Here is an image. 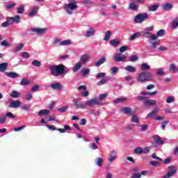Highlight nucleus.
<instances>
[{
    "label": "nucleus",
    "mask_w": 178,
    "mask_h": 178,
    "mask_svg": "<svg viewBox=\"0 0 178 178\" xmlns=\"http://www.w3.org/2000/svg\"><path fill=\"white\" fill-rule=\"evenodd\" d=\"M49 69L51 75L55 77H58V76H60V74H63V73H69V68L63 64H60L58 65H49Z\"/></svg>",
    "instance_id": "nucleus-1"
},
{
    "label": "nucleus",
    "mask_w": 178,
    "mask_h": 178,
    "mask_svg": "<svg viewBox=\"0 0 178 178\" xmlns=\"http://www.w3.org/2000/svg\"><path fill=\"white\" fill-rule=\"evenodd\" d=\"M77 8L79 6H77V1L76 0H68V3L64 5V10L67 15H73Z\"/></svg>",
    "instance_id": "nucleus-2"
},
{
    "label": "nucleus",
    "mask_w": 178,
    "mask_h": 178,
    "mask_svg": "<svg viewBox=\"0 0 178 178\" xmlns=\"http://www.w3.org/2000/svg\"><path fill=\"white\" fill-rule=\"evenodd\" d=\"M137 81L139 83H147L154 80V75L149 72H143L138 74L136 78Z\"/></svg>",
    "instance_id": "nucleus-3"
},
{
    "label": "nucleus",
    "mask_w": 178,
    "mask_h": 178,
    "mask_svg": "<svg viewBox=\"0 0 178 178\" xmlns=\"http://www.w3.org/2000/svg\"><path fill=\"white\" fill-rule=\"evenodd\" d=\"M95 105L102 106V105H104V104L99 102L98 101V98L95 97V98L88 99L86 102H85V103H84V109H86V108H87V106H89L90 108H91V107H92Z\"/></svg>",
    "instance_id": "nucleus-4"
},
{
    "label": "nucleus",
    "mask_w": 178,
    "mask_h": 178,
    "mask_svg": "<svg viewBox=\"0 0 178 178\" xmlns=\"http://www.w3.org/2000/svg\"><path fill=\"white\" fill-rule=\"evenodd\" d=\"M145 19H148V14H147V13H140L136 16L134 22L135 23L141 24Z\"/></svg>",
    "instance_id": "nucleus-5"
},
{
    "label": "nucleus",
    "mask_w": 178,
    "mask_h": 178,
    "mask_svg": "<svg viewBox=\"0 0 178 178\" xmlns=\"http://www.w3.org/2000/svg\"><path fill=\"white\" fill-rule=\"evenodd\" d=\"M6 20L7 22H9L10 24H13V23L19 24V23H20V16L16 15L15 17H7Z\"/></svg>",
    "instance_id": "nucleus-6"
},
{
    "label": "nucleus",
    "mask_w": 178,
    "mask_h": 178,
    "mask_svg": "<svg viewBox=\"0 0 178 178\" xmlns=\"http://www.w3.org/2000/svg\"><path fill=\"white\" fill-rule=\"evenodd\" d=\"M10 105L8 106V108H13L14 109H16V108H19L20 105H22V102L20 101H15L12 99H9Z\"/></svg>",
    "instance_id": "nucleus-7"
},
{
    "label": "nucleus",
    "mask_w": 178,
    "mask_h": 178,
    "mask_svg": "<svg viewBox=\"0 0 178 178\" xmlns=\"http://www.w3.org/2000/svg\"><path fill=\"white\" fill-rule=\"evenodd\" d=\"M126 59H127V57L123 55L122 53L116 54L114 57V60L115 62H123L124 60H126Z\"/></svg>",
    "instance_id": "nucleus-8"
},
{
    "label": "nucleus",
    "mask_w": 178,
    "mask_h": 178,
    "mask_svg": "<svg viewBox=\"0 0 178 178\" xmlns=\"http://www.w3.org/2000/svg\"><path fill=\"white\" fill-rule=\"evenodd\" d=\"M89 59H90V54H84L82 56H81L79 62L82 65H86V63L88 62Z\"/></svg>",
    "instance_id": "nucleus-9"
},
{
    "label": "nucleus",
    "mask_w": 178,
    "mask_h": 178,
    "mask_svg": "<svg viewBox=\"0 0 178 178\" xmlns=\"http://www.w3.org/2000/svg\"><path fill=\"white\" fill-rule=\"evenodd\" d=\"M31 31L40 35L47 32V28H34L31 29Z\"/></svg>",
    "instance_id": "nucleus-10"
},
{
    "label": "nucleus",
    "mask_w": 178,
    "mask_h": 178,
    "mask_svg": "<svg viewBox=\"0 0 178 178\" xmlns=\"http://www.w3.org/2000/svg\"><path fill=\"white\" fill-rule=\"evenodd\" d=\"M73 102H74V106H75V108H76V109H79V108L81 109H84V103L80 102L79 99H74Z\"/></svg>",
    "instance_id": "nucleus-11"
},
{
    "label": "nucleus",
    "mask_w": 178,
    "mask_h": 178,
    "mask_svg": "<svg viewBox=\"0 0 178 178\" xmlns=\"http://www.w3.org/2000/svg\"><path fill=\"white\" fill-rule=\"evenodd\" d=\"M143 37H145V38H151L152 41H155V40H158V36H156L155 35L149 32H144Z\"/></svg>",
    "instance_id": "nucleus-12"
},
{
    "label": "nucleus",
    "mask_w": 178,
    "mask_h": 178,
    "mask_svg": "<svg viewBox=\"0 0 178 178\" xmlns=\"http://www.w3.org/2000/svg\"><path fill=\"white\" fill-rule=\"evenodd\" d=\"M51 87L52 90H56V91H60L62 88H63V86L60 83H54L51 84Z\"/></svg>",
    "instance_id": "nucleus-13"
},
{
    "label": "nucleus",
    "mask_w": 178,
    "mask_h": 178,
    "mask_svg": "<svg viewBox=\"0 0 178 178\" xmlns=\"http://www.w3.org/2000/svg\"><path fill=\"white\" fill-rule=\"evenodd\" d=\"M120 44H122V40L120 39H113L110 41V45L115 48H116V47H119Z\"/></svg>",
    "instance_id": "nucleus-14"
},
{
    "label": "nucleus",
    "mask_w": 178,
    "mask_h": 178,
    "mask_svg": "<svg viewBox=\"0 0 178 178\" xmlns=\"http://www.w3.org/2000/svg\"><path fill=\"white\" fill-rule=\"evenodd\" d=\"M95 33H97L95 28L91 27L88 31H86V37H92V35H95Z\"/></svg>",
    "instance_id": "nucleus-15"
},
{
    "label": "nucleus",
    "mask_w": 178,
    "mask_h": 178,
    "mask_svg": "<svg viewBox=\"0 0 178 178\" xmlns=\"http://www.w3.org/2000/svg\"><path fill=\"white\" fill-rule=\"evenodd\" d=\"M152 138H153L154 141L155 142V143L157 144V145H161L163 144L162 138L160 137L159 136H158V135L153 136Z\"/></svg>",
    "instance_id": "nucleus-16"
},
{
    "label": "nucleus",
    "mask_w": 178,
    "mask_h": 178,
    "mask_svg": "<svg viewBox=\"0 0 178 178\" xmlns=\"http://www.w3.org/2000/svg\"><path fill=\"white\" fill-rule=\"evenodd\" d=\"M6 76L10 77V79H17V77H20V75H19V74L14 72H6Z\"/></svg>",
    "instance_id": "nucleus-17"
},
{
    "label": "nucleus",
    "mask_w": 178,
    "mask_h": 178,
    "mask_svg": "<svg viewBox=\"0 0 178 178\" xmlns=\"http://www.w3.org/2000/svg\"><path fill=\"white\" fill-rule=\"evenodd\" d=\"M116 158H118V154L116 153V151L112 150L111 152L110 158L108 159L109 162H113Z\"/></svg>",
    "instance_id": "nucleus-18"
},
{
    "label": "nucleus",
    "mask_w": 178,
    "mask_h": 178,
    "mask_svg": "<svg viewBox=\"0 0 178 178\" xmlns=\"http://www.w3.org/2000/svg\"><path fill=\"white\" fill-rule=\"evenodd\" d=\"M21 95L22 94L16 90H12L10 92V97H11V98H19Z\"/></svg>",
    "instance_id": "nucleus-19"
},
{
    "label": "nucleus",
    "mask_w": 178,
    "mask_h": 178,
    "mask_svg": "<svg viewBox=\"0 0 178 178\" xmlns=\"http://www.w3.org/2000/svg\"><path fill=\"white\" fill-rule=\"evenodd\" d=\"M144 104H145L146 106H154V105H156V100L148 99V100H146V101L144 102Z\"/></svg>",
    "instance_id": "nucleus-20"
},
{
    "label": "nucleus",
    "mask_w": 178,
    "mask_h": 178,
    "mask_svg": "<svg viewBox=\"0 0 178 178\" xmlns=\"http://www.w3.org/2000/svg\"><path fill=\"white\" fill-rule=\"evenodd\" d=\"M37 13H38V7L35 6L33 7V10L29 13L28 16H29V17H33V16H35Z\"/></svg>",
    "instance_id": "nucleus-21"
},
{
    "label": "nucleus",
    "mask_w": 178,
    "mask_h": 178,
    "mask_svg": "<svg viewBox=\"0 0 178 178\" xmlns=\"http://www.w3.org/2000/svg\"><path fill=\"white\" fill-rule=\"evenodd\" d=\"M83 66V64L80 62L76 63L74 65V67L72 68V72L74 73H76V72H78V70H80V68Z\"/></svg>",
    "instance_id": "nucleus-22"
},
{
    "label": "nucleus",
    "mask_w": 178,
    "mask_h": 178,
    "mask_svg": "<svg viewBox=\"0 0 178 178\" xmlns=\"http://www.w3.org/2000/svg\"><path fill=\"white\" fill-rule=\"evenodd\" d=\"M140 37H141V33L138 32V33H136L134 35H131L129 37V40L134 41V40H136V38H140Z\"/></svg>",
    "instance_id": "nucleus-23"
},
{
    "label": "nucleus",
    "mask_w": 178,
    "mask_h": 178,
    "mask_svg": "<svg viewBox=\"0 0 178 178\" xmlns=\"http://www.w3.org/2000/svg\"><path fill=\"white\" fill-rule=\"evenodd\" d=\"M8 69V63H3L0 64V72L2 73L5 72Z\"/></svg>",
    "instance_id": "nucleus-24"
},
{
    "label": "nucleus",
    "mask_w": 178,
    "mask_h": 178,
    "mask_svg": "<svg viewBox=\"0 0 178 178\" xmlns=\"http://www.w3.org/2000/svg\"><path fill=\"white\" fill-rule=\"evenodd\" d=\"M104 62H106V58L102 57L95 63V65H96L97 67L101 66V65H104Z\"/></svg>",
    "instance_id": "nucleus-25"
},
{
    "label": "nucleus",
    "mask_w": 178,
    "mask_h": 178,
    "mask_svg": "<svg viewBox=\"0 0 178 178\" xmlns=\"http://www.w3.org/2000/svg\"><path fill=\"white\" fill-rule=\"evenodd\" d=\"M125 70H127V72H129L130 73H134L136 72V67L131 65H127L125 67Z\"/></svg>",
    "instance_id": "nucleus-26"
},
{
    "label": "nucleus",
    "mask_w": 178,
    "mask_h": 178,
    "mask_svg": "<svg viewBox=\"0 0 178 178\" xmlns=\"http://www.w3.org/2000/svg\"><path fill=\"white\" fill-rule=\"evenodd\" d=\"M49 112H50L49 110H47V109L41 110L38 113V116H44L45 115L49 114Z\"/></svg>",
    "instance_id": "nucleus-27"
},
{
    "label": "nucleus",
    "mask_w": 178,
    "mask_h": 178,
    "mask_svg": "<svg viewBox=\"0 0 178 178\" xmlns=\"http://www.w3.org/2000/svg\"><path fill=\"white\" fill-rule=\"evenodd\" d=\"M24 47V44L23 43H19L14 49L15 52H20L22 49H23V47Z\"/></svg>",
    "instance_id": "nucleus-28"
},
{
    "label": "nucleus",
    "mask_w": 178,
    "mask_h": 178,
    "mask_svg": "<svg viewBox=\"0 0 178 178\" xmlns=\"http://www.w3.org/2000/svg\"><path fill=\"white\" fill-rule=\"evenodd\" d=\"M122 111L126 115H130L131 113V108L130 107H123Z\"/></svg>",
    "instance_id": "nucleus-29"
},
{
    "label": "nucleus",
    "mask_w": 178,
    "mask_h": 178,
    "mask_svg": "<svg viewBox=\"0 0 178 178\" xmlns=\"http://www.w3.org/2000/svg\"><path fill=\"white\" fill-rule=\"evenodd\" d=\"M158 8H159V5L154 4L149 7V10L150 12H156V10H158Z\"/></svg>",
    "instance_id": "nucleus-30"
},
{
    "label": "nucleus",
    "mask_w": 178,
    "mask_h": 178,
    "mask_svg": "<svg viewBox=\"0 0 178 178\" xmlns=\"http://www.w3.org/2000/svg\"><path fill=\"white\" fill-rule=\"evenodd\" d=\"M173 8V6L171 3H165L163 5V9L164 10H170Z\"/></svg>",
    "instance_id": "nucleus-31"
},
{
    "label": "nucleus",
    "mask_w": 178,
    "mask_h": 178,
    "mask_svg": "<svg viewBox=\"0 0 178 178\" xmlns=\"http://www.w3.org/2000/svg\"><path fill=\"white\" fill-rule=\"evenodd\" d=\"M151 69V67L147 64V63H143L141 65V70H149Z\"/></svg>",
    "instance_id": "nucleus-32"
},
{
    "label": "nucleus",
    "mask_w": 178,
    "mask_h": 178,
    "mask_svg": "<svg viewBox=\"0 0 178 178\" xmlns=\"http://www.w3.org/2000/svg\"><path fill=\"white\" fill-rule=\"evenodd\" d=\"M30 84V81L26 78L22 79L20 82L21 86H29Z\"/></svg>",
    "instance_id": "nucleus-33"
},
{
    "label": "nucleus",
    "mask_w": 178,
    "mask_h": 178,
    "mask_svg": "<svg viewBox=\"0 0 178 178\" xmlns=\"http://www.w3.org/2000/svg\"><path fill=\"white\" fill-rule=\"evenodd\" d=\"M25 98L26 101H31L33 99V93L31 92H26Z\"/></svg>",
    "instance_id": "nucleus-34"
},
{
    "label": "nucleus",
    "mask_w": 178,
    "mask_h": 178,
    "mask_svg": "<svg viewBox=\"0 0 178 178\" xmlns=\"http://www.w3.org/2000/svg\"><path fill=\"white\" fill-rule=\"evenodd\" d=\"M72 44V40H65L63 41H61V47H65L66 45H70Z\"/></svg>",
    "instance_id": "nucleus-35"
},
{
    "label": "nucleus",
    "mask_w": 178,
    "mask_h": 178,
    "mask_svg": "<svg viewBox=\"0 0 178 178\" xmlns=\"http://www.w3.org/2000/svg\"><path fill=\"white\" fill-rule=\"evenodd\" d=\"M126 101H127V97L118 98V99H114L115 104H119L120 102H124Z\"/></svg>",
    "instance_id": "nucleus-36"
},
{
    "label": "nucleus",
    "mask_w": 178,
    "mask_h": 178,
    "mask_svg": "<svg viewBox=\"0 0 178 178\" xmlns=\"http://www.w3.org/2000/svg\"><path fill=\"white\" fill-rule=\"evenodd\" d=\"M102 162H104V159L101 157H98L95 161V163L97 166H102Z\"/></svg>",
    "instance_id": "nucleus-37"
},
{
    "label": "nucleus",
    "mask_w": 178,
    "mask_h": 178,
    "mask_svg": "<svg viewBox=\"0 0 178 178\" xmlns=\"http://www.w3.org/2000/svg\"><path fill=\"white\" fill-rule=\"evenodd\" d=\"M31 64L35 67H40V66H41V62L38 60H33Z\"/></svg>",
    "instance_id": "nucleus-38"
},
{
    "label": "nucleus",
    "mask_w": 178,
    "mask_h": 178,
    "mask_svg": "<svg viewBox=\"0 0 178 178\" xmlns=\"http://www.w3.org/2000/svg\"><path fill=\"white\" fill-rule=\"evenodd\" d=\"M90 68H83L81 70V73L83 76H86L87 74H90Z\"/></svg>",
    "instance_id": "nucleus-39"
},
{
    "label": "nucleus",
    "mask_w": 178,
    "mask_h": 178,
    "mask_svg": "<svg viewBox=\"0 0 178 178\" xmlns=\"http://www.w3.org/2000/svg\"><path fill=\"white\" fill-rule=\"evenodd\" d=\"M111 35H112V33L110 31H106L104 38V41H108L111 38Z\"/></svg>",
    "instance_id": "nucleus-40"
},
{
    "label": "nucleus",
    "mask_w": 178,
    "mask_h": 178,
    "mask_svg": "<svg viewBox=\"0 0 178 178\" xmlns=\"http://www.w3.org/2000/svg\"><path fill=\"white\" fill-rule=\"evenodd\" d=\"M175 97L169 96L166 99V102L167 104H172V102H175Z\"/></svg>",
    "instance_id": "nucleus-41"
},
{
    "label": "nucleus",
    "mask_w": 178,
    "mask_h": 178,
    "mask_svg": "<svg viewBox=\"0 0 178 178\" xmlns=\"http://www.w3.org/2000/svg\"><path fill=\"white\" fill-rule=\"evenodd\" d=\"M108 83V81L105 78H102L100 81L97 82V85L99 86H104V84H106Z\"/></svg>",
    "instance_id": "nucleus-42"
},
{
    "label": "nucleus",
    "mask_w": 178,
    "mask_h": 178,
    "mask_svg": "<svg viewBox=\"0 0 178 178\" xmlns=\"http://www.w3.org/2000/svg\"><path fill=\"white\" fill-rule=\"evenodd\" d=\"M111 74H118L119 72V68H118V67H113L111 69Z\"/></svg>",
    "instance_id": "nucleus-43"
},
{
    "label": "nucleus",
    "mask_w": 178,
    "mask_h": 178,
    "mask_svg": "<svg viewBox=\"0 0 178 178\" xmlns=\"http://www.w3.org/2000/svg\"><path fill=\"white\" fill-rule=\"evenodd\" d=\"M155 35L157 37V40H158V37H163V35H165V30L161 29L157 32L156 35Z\"/></svg>",
    "instance_id": "nucleus-44"
},
{
    "label": "nucleus",
    "mask_w": 178,
    "mask_h": 178,
    "mask_svg": "<svg viewBox=\"0 0 178 178\" xmlns=\"http://www.w3.org/2000/svg\"><path fill=\"white\" fill-rule=\"evenodd\" d=\"M67 109H69V106H65L63 107H60V108H58V112H60L61 113H63L65 112H66L67 111Z\"/></svg>",
    "instance_id": "nucleus-45"
},
{
    "label": "nucleus",
    "mask_w": 178,
    "mask_h": 178,
    "mask_svg": "<svg viewBox=\"0 0 178 178\" xmlns=\"http://www.w3.org/2000/svg\"><path fill=\"white\" fill-rule=\"evenodd\" d=\"M6 123V115H3L0 117V124H5Z\"/></svg>",
    "instance_id": "nucleus-46"
},
{
    "label": "nucleus",
    "mask_w": 178,
    "mask_h": 178,
    "mask_svg": "<svg viewBox=\"0 0 178 178\" xmlns=\"http://www.w3.org/2000/svg\"><path fill=\"white\" fill-rule=\"evenodd\" d=\"M130 62H136V60H138V56L137 55H132L129 58Z\"/></svg>",
    "instance_id": "nucleus-47"
},
{
    "label": "nucleus",
    "mask_w": 178,
    "mask_h": 178,
    "mask_svg": "<svg viewBox=\"0 0 178 178\" xmlns=\"http://www.w3.org/2000/svg\"><path fill=\"white\" fill-rule=\"evenodd\" d=\"M82 3L86 6H90V5H92V1L91 0H83Z\"/></svg>",
    "instance_id": "nucleus-48"
},
{
    "label": "nucleus",
    "mask_w": 178,
    "mask_h": 178,
    "mask_svg": "<svg viewBox=\"0 0 178 178\" xmlns=\"http://www.w3.org/2000/svg\"><path fill=\"white\" fill-rule=\"evenodd\" d=\"M104 76H106V73L99 72L96 75V79H104Z\"/></svg>",
    "instance_id": "nucleus-49"
},
{
    "label": "nucleus",
    "mask_w": 178,
    "mask_h": 178,
    "mask_svg": "<svg viewBox=\"0 0 178 178\" xmlns=\"http://www.w3.org/2000/svg\"><path fill=\"white\" fill-rule=\"evenodd\" d=\"M159 45V41L151 42V47L152 48V49H155V48H156V47H158Z\"/></svg>",
    "instance_id": "nucleus-50"
},
{
    "label": "nucleus",
    "mask_w": 178,
    "mask_h": 178,
    "mask_svg": "<svg viewBox=\"0 0 178 178\" xmlns=\"http://www.w3.org/2000/svg\"><path fill=\"white\" fill-rule=\"evenodd\" d=\"M165 74V72H163V68L157 69V76H163Z\"/></svg>",
    "instance_id": "nucleus-51"
},
{
    "label": "nucleus",
    "mask_w": 178,
    "mask_h": 178,
    "mask_svg": "<svg viewBox=\"0 0 178 178\" xmlns=\"http://www.w3.org/2000/svg\"><path fill=\"white\" fill-rule=\"evenodd\" d=\"M170 72H173L175 73L177 71V68L176 67V65L175 64H170Z\"/></svg>",
    "instance_id": "nucleus-52"
},
{
    "label": "nucleus",
    "mask_w": 178,
    "mask_h": 178,
    "mask_svg": "<svg viewBox=\"0 0 178 178\" xmlns=\"http://www.w3.org/2000/svg\"><path fill=\"white\" fill-rule=\"evenodd\" d=\"M107 97H108V93L100 94L97 99H99V101H102V99H105V98H106Z\"/></svg>",
    "instance_id": "nucleus-53"
},
{
    "label": "nucleus",
    "mask_w": 178,
    "mask_h": 178,
    "mask_svg": "<svg viewBox=\"0 0 178 178\" xmlns=\"http://www.w3.org/2000/svg\"><path fill=\"white\" fill-rule=\"evenodd\" d=\"M61 42L58 39H55L53 42V44L56 45V47H61Z\"/></svg>",
    "instance_id": "nucleus-54"
},
{
    "label": "nucleus",
    "mask_w": 178,
    "mask_h": 178,
    "mask_svg": "<svg viewBox=\"0 0 178 178\" xmlns=\"http://www.w3.org/2000/svg\"><path fill=\"white\" fill-rule=\"evenodd\" d=\"M134 152L135 154H138L139 155H140V154H143V149L141 147H136L134 149Z\"/></svg>",
    "instance_id": "nucleus-55"
},
{
    "label": "nucleus",
    "mask_w": 178,
    "mask_h": 178,
    "mask_svg": "<svg viewBox=\"0 0 178 178\" xmlns=\"http://www.w3.org/2000/svg\"><path fill=\"white\" fill-rule=\"evenodd\" d=\"M127 46H122L121 47H120L119 51L120 52V54H123V52H126V51H127Z\"/></svg>",
    "instance_id": "nucleus-56"
},
{
    "label": "nucleus",
    "mask_w": 178,
    "mask_h": 178,
    "mask_svg": "<svg viewBox=\"0 0 178 178\" xmlns=\"http://www.w3.org/2000/svg\"><path fill=\"white\" fill-rule=\"evenodd\" d=\"M138 6L136 4H134L133 3L129 4V9L131 10H136L137 9Z\"/></svg>",
    "instance_id": "nucleus-57"
},
{
    "label": "nucleus",
    "mask_w": 178,
    "mask_h": 178,
    "mask_svg": "<svg viewBox=\"0 0 178 178\" xmlns=\"http://www.w3.org/2000/svg\"><path fill=\"white\" fill-rule=\"evenodd\" d=\"M131 122H133V123H138V117H137V115H133L131 118Z\"/></svg>",
    "instance_id": "nucleus-58"
},
{
    "label": "nucleus",
    "mask_w": 178,
    "mask_h": 178,
    "mask_svg": "<svg viewBox=\"0 0 178 178\" xmlns=\"http://www.w3.org/2000/svg\"><path fill=\"white\" fill-rule=\"evenodd\" d=\"M149 165L151 166H155L156 168L159 166V162L158 161H149Z\"/></svg>",
    "instance_id": "nucleus-59"
},
{
    "label": "nucleus",
    "mask_w": 178,
    "mask_h": 178,
    "mask_svg": "<svg viewBox=\"0 0 178 178\" xmlns=\"http://www.w3.org/2000/svg\"><path fill=\"white\" fill-rule=\"evenodd\" d=\"M151 149H149V147H146L144 149H142V154H148L149 152Z\"/></svg>",
    "instance_id": "nucleus-60"
},
{
    "label": "nucleus",
    "mask_w": 178,
    "mask_h": 178,
    "mask_svg": "<svg viewBox=\"0 0 178 178\" xmlns=\"http://www.w3.org/2000/svg\"><path fill=\"white\" fill-rule=\"evenodd\" d=\"M30 108H31L30 105L24 104L21 107V109H22L23 111H29Z\"/></svg>",
    "instance_id": "nucleus-61"
},
{
    "label": "nucleus",
    "mask_w": 178,
    "mask_h": 178,
    "mask_svg": "<svg viewBox=\"0 0 178 178\" xmlns=\"http://www.w3.org/2000/svg\"><path fill=\"white\" fill-rule=\"evenodd\" d=\"M177 27H178V22H177V19H176L172 22V29H177Z\"/></svg>",
    "instance_id": "nucleus-62"
},
{
    "label": "nucleus",
    "mask_w": 178,
    "mask_h": 178,
    "mask_svg": "<svg viewBox=\"0 0 178 178\" xmlns=\"http://www.w3.org/2000/svg\"><path fill=\"white\" fill-rule=\"evenodd\" d=\"M173 176V172H169L168 173L165 174L163 178H170Z\"/></svg>",
    "instance_id": "nucleus-63"
},
{
    "label": "nucleus",
    "mask_w": 178,
    "mask_h": 178,
    "mask_svg": "<svg viewBox=\"0 0 178 178\" xmlns=\"http://www.w3.org/2000/svg\"><path fill=\"white\" fill-rule=\"evenodd\" d=\"M131 178H141V174H133L131 176Z\"/></svg>",
    "instance_id": "nucleus-64"
}]
</instances>
